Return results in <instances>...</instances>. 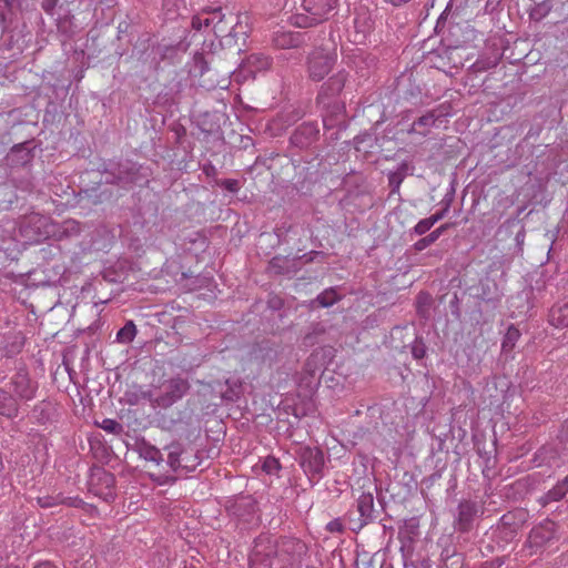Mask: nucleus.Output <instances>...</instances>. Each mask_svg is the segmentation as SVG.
<instances>
[{
  "label": "nucleus",
  "instance_id": "f257e3e1",
  "mask_svg": "<svg viewBox=\"0 0 568 568\" xmlns=\"http://www.w3.org/2000/svg\"><path fill=\"white\" fill-rule=\"evenodd\" d=\"M338 0H302L303 12L294 17L298 28H310L327 20L337 8Z\"/></svg>",
  "mask_w": 568,
  "mask_h": 568
},
{
  "label": "nucleus",
  "instance_id": "f03ea898",
  "mask_svg": "<svg viewBox=\"0 0 568 568\" xmlns=\"http://www.w3.org/2000/svg\"><path fill=\"white\" fill-rule=\"evenodd\" d=\"M337 55L334 51L324 48L314 49L307 58V73L313 81L323 80L336 63Z\"/></svg>",
  "mask_w": 568,
  "mask_h": 568
},
{
  "label": "nucleus",
  "instance_id": "7ed1b4c3",
  "mask_svg": "<svg viewBox=\"0 0 568 568\" xmlns=\"http://www.w3.org/2000/svg\"><path fill=\"white\" fill-rule=\"evenodd\" d=\"M347 80V73L342 70L328 78L324 82L318 91L316 101L323 108H329L333 105L334 110L341 111L339 105L334 104V99L339 95L345 87Z\"/></svg>",
  "mask_w": 568,
  "mask_h": 568
},
{
  "label": "nucleus",
  "instance_id": "20e7f679",
  "mask_svg": "<svg viewBox=\"0 0 568 568\" xmlns=\"http://www.w3.org/2000/svg\"><path fill=\"white\" fill-rule=\"evenodd\" d=\"M36 148L37 142L34 139L13 145L4 158L6 165L12 170L26 168L32 162Z\"/></svg>",
  "mask_w": 568,
  "mask_h": 568
},
{
  "label": "nucleus",
  "instance_id": "39448f33",
  "mask_svg": "<svg viewBox=\"0 0 568 568\" xmlns=\"http://www.w3.org/2000/svg\"><path fill=\"white\" fill-rule=\"evenodd\" d=\"M115 478L114 476L103 469H99L92 474L90 481V490L104 501H112L115 498Z\"/></svg>",
  "mask_w": 568,
  "mask_h": 568
},
{
  "label": "nucleus",
  "instance_id": "423d86ee",
  "mask_svg": "<svg viewBox=\"0 0 568 568\" xmlns=\"http://www.w3.org/2000/svg\"><path fill=\"white\" fill-rule=\"evenodd\" d=\"M320 139L317 122H303L291 134V145L304 150L311 148Z\"/></svg>",
  "mask_w": 568,
  "mask_h": 568
},
{
  "label": "nucleus",
  "instance_id": "0eeeda50",
  "mask_svg": "<svg viewBox=\"0 0 568 568\" xmlns=\"http://www.w3.org/2000/svg\"><path fill=\"white\" fill-rule=\"evenodd\" d=\"M234 22L225 37V45H244L251 32V20L246 13L234 14Z\"/></svg>",
  "mask_w": 568,
  "mask_h": 568
},
{
  "label": "nucleus",
  "instance_id": "6e6552de",
  "mask_svg": "<svg viewBox=\"0 0 568 568\" xmlns=\"http://www.w3.org/2000/svg\"><path fill=\"white\" fill-rule=\"evenodd\" d=\"M274 551V545L266 537H260L253 549L251 556V567L252 568H273L274 559L271 558V555Z\"/></svg>",
  "mask_w": 568,
  "mask_h": 568
},
{
  "label": "nucleus",
  "instance_id": "1a4fd4ad",
  "mask_svg": "<svg viewBox=\"0 0 568 568\" xmlns=\"http://www.w3.org/2000/svg\"><path fill=\"white\" fill-rule=\"evenodd\" d=\"M13 393L21 400L29 402L34 398L38 384L32 382L26 371H19L11 381Z\"/></svg>",
  "mask_w": 568,
  "mask_h": 568
},
{
  "label": "nucleus",
  "instance_id": "9d476101",
  "mask_svg": "<svg viewBox=\"0 0 568 568\" xmlns=\"http://www.w3.org/2000/svg\"><path fill=\"white\" fill-rule=\"evenodd\" d=\"M301 466L312 476L321 474L324 467V454L318 448L306 447L301 455Z\"/></svg>",
  "mask_w": 568,
  "mask_h": 568
},
{
  "label": "nucleus",
  "instance_id": "9b49d317",
  "mask_svg": "<svg viewBox=\"0 0 568 568\" xmlns=\"http://www.w3.org/2000/svg\"><path fill=\"white\" fill-rule=\"evenodd\" d=\"M556 525L546 521L531 529L528 541L531 547L541 548L555 538Z\"/></svg>",
  "mask_w": 568,
  "mask_h": 568
},
{
  "label": "nucleus",
  "instance_id": "f8f14e48",
  "mask_svg": "<svg viewBox=\"0 0 568 568\" xmlns=\"http://www.w3.org/2000/svg\"><path fill=\"white\" fill-rule=\"evenodd\" d=\"M215 21L213 23V33L221 38L222 43L225 45V37L227 36L233 22H234V14L229 13L225 14L221 7L215 8Z\"/></svg>",
  "mask_w": 568,
  "mask_h": 568
},
{
  "label": "nucleus",
  "instance_id": "ddd939ff",
  "mask_svg": "<svg viewBox=\"0 0 568 568\" xmlns=\"http://www.w3.org/2000/svg\"><path fill=\"white\" fill-rule=\"evenodd\" d=\"M37 503L42 508H50L58 505H68L71 507H82L84 501L79 497H63L62 495H45L37 498Z\"/></svg>",
  "mask_w": 568,
  "mask_h": 568
},
{
  "label": "nucleus",
  "instance_id": "4468645a",
  "mask_svg": "<svg viewBox=\"0 0 568 568\" xmlns=\"http://www.w3.org/2000/svg\"><path fill=\"white\" fill-rule=\"evenodd\" d=\"M438 118L439 115H437L435 111H428L413 122L410 128L407 130V133H417L422 136H426L430 132V129L435 126Z\"/></svg>",
  "mask_w": 568,
  "mask_h": 568
},
{
  "label": "nucleus",
  "instance_id": "2eb2a0df",
  "mask_svg": "<svg viewBox=\"0 0 568 568\" xmlns=\"http://www.w3.org/2000/svg\"><path fill=\"white\" fill-rule=\"evenodd\" d=\"M272 64L270 57L264 53H252L243 62V69L254 75L256 72L267 70Z\"/></svg>",
  "mask_w": 568,
  "mask_h": 568
},
{
  "label": "nucleus",
  "instance_id": "dca6fc26",
  "mask_svg": "<svg viewBox=\"0 0 568 568\" xmlns=\"http://www.w3.org/2000/svg\"><path fill=\"white\" fill-rule=\"evenodd\" d=\"M215 8H204L192 17V28L196 31H213Z\"/></svg>",
  "mask_w": 568,
  "mask_h": 568
},
{
  "label": "nucleus",
  "instance_id": "f3484780",
  "mask_svg": "<svg viewBox=\"0 0 568 568\" xmlns=\"http://www.w3.org/2000/svg\"><path fill=\"white\" fill-rule=\"evenodd\" d=\"M282 158L281 155H276L271 159H265L263 161L256 160V162L250 168V174H256V175H264L268 174L271 178H274V171L273 169L281 164Z\"/></svg>",
  "mask_w": 568,
  "mask_h": 568
},
{
  "label": "nucleus",
  "instance_id": "a211bd4d",
  "mask_svg": "<svg viewBox=\"0 0 568 568\" xmlns=\"http://www.w3.org/2000/svg\"><path fill=\"white\" fill-rule=\"evenodd\" d=\"M458 510L459 529L466 531L470 528L471 521L477 514L476 505L470 501H464L460 503Z\"/></svg>",
  "mask_w": 568,
  "mask_h": 568
},
{
  "label": "nucleus",
  "instance_id": "6ab92c4d",
  "mask_svg": "<svg viewBox=\"0 0 568 568\" xmlns=\"http://www.w3.org/2000/svg\"><path fill=\"white\" fill-rule=\"evenodd\" d=\"M302 42L300 32H276L273 37V43L280 49L296 48Z\"/></svg>",
  "mask_w": 568,
  "mask_h": 568
},
{
  "label": "nucleus",
  "instance_id": "aec40b11",
  "mask_svg": "<svg viewBox=\"0 0 568 568\" xmlns=\"http://www.w3.org/2000/svg\"><path fill=\"white\" fill-rule=\"evenodd\" d=\"M549 322L555 327H568V300L552 306L549 314Z\"/></svg>",
  "mask_w": 568,
  "mask_h": 568
},
{
  "label": "nucleus",
  "instance_id": "412c9836",
  "mask_svg": "<svg viewBox=\"0 0 568 568\" xmlns=\"http://www.w3.org/2000/svg\"><path fill=\"white\" fill-rule=\"evenodd\" d=\"M0 414L9 418H14L19 414L17 399L2 389H0Z\"/></svg>",
  "mask_w": 568,
  "mask_h": 568
},
{
  "label": "nucleus",
  "instance_id": "4be33fe9",
  "mask_svg": "<svg viewBox=\"0 0 568 568\" xmlns=\"http://www.w3.org/2000/svg\"><path fill=\"white\" fill-rule=\"evenodd\" d=\"M212 59L213 53L211 52H209L207 54L196 52L193 57L190 73L194 77H202L206 71H209V65L212 62Z\"/></svg>",
  "mask_w": 568,
  "mask_h": 568
},
{
  "label": "nucleus",
  "instance_id": "5701e85b",
  "mask_svg": "<svg viewBox=\"0 0 568 568\" xmlns=\"http://www.w3.org/2000/svg\"><path fill=\"white\" fill-rule=\"evenodd\" d=\"M168 394L170 400L174 402L181 398L189 389V383L183 378H172L168 384Z\"/></svg>",
  "mask_w": 568,
  "mask_h": 568
},
{
  "label": "nucleus",
  "instance_id": "b1692460",
  "mask_svg": "<svg viewBox=\"0 0 568 568\" xmlns=\"http://www.w3.org/2000/svg\"><path fill=\"white\" fill-rule=\"evenodd\" d=\"M414 165L410 160H403L396 168L389 169L388 178H407L413 175Z\"/></svg>",
  "mask_w": 568,
  "mask_h": 568
},
{
  "label": "nucleus",
  "instance_id": "393cba45",
  "mask_svg": "<svg viewBox=\"0 0 568 568\" xmlns=\"http://www.w3.org/2000/svg\"><path fill=\"white\" fill-rule=\"evenodd\" d=\"M520 337V331L515 327L514 325H510L504 336V339H503V344H501V347H503V351L504 352H511L516 345V343L518 342Z\"/></svg>",
  "mask_w": 568,
  "mask_h": 568
},
{
  "label": "nucleus",
  "instance_id": "a878e982",
  "mask_svg": "<svg viewBox=\"0 0 568 568\" xmlns=\"http://www.w3.org/2000/svg\"><path fill=\"white\" fill-rule=\"evenodd\" d=\"M374 507V499L371 494H363L357 500V508L362 517H369Z\"/></svg>",
  "mask_w": 568,
  "mask_h": 568
},
{
  "label": "nucleus",
  "instance_id": "bb28decb",
  "mask_svg": "<svg viewBox=\"0 0 568 568\" xmlns=\"http://www.w3.org/2000/svg\"><path fill=\"white\" fill-rule=\"evenodd\" d=\"M568 493V477H566L562 481L558 483L552 489H550L547 494V499L551 501H558L562 499Z\"/></svg>",
  "mask_w": 568,
  "mask_h": 568
},
{
  "label": "nucleus",
  "instance_id": "cd10ccee",
  "mask_svg": "<svg viewBox=\"0 0 568 568\" xmlns=\"http://www.w3.org/2000/svg\"><path fill=\"white\" fill-rule=\"evenodd\" d=\"M551 10V4L549 1H541L536 3L530 10V18L535 21H540L544 19Z\"/></svg>",
  "mask_w": 568,
  "mask_h": 568
},
{
  "label": "nucleus",
  "instance_id": "c85d7f7f",
  "mask_svg": "<svg viewBox=\"0 0 568 568\" xmlns=\"http://www.w3.org/2000/svg\"><path fill=\"white\" fill-rule=\"evenodd\" d=\"M136 335V327L133 322H128L116 334L118 341L129 343Z\"/></svg>",
  "mask_w": 568,
  "mask_h": 568
},
{
  "label": "nucleus",
  "instance_id": "c756f323",
  "mask_svg": "<svg viewBox=\"0 0 568 568\" xmlns=\"http://www.w3.org/2000/svg\"><path fill=\"white\" fill-rule=\"evenodd\" d=\"M339 300V296L338 294L336 293L335 290L333 288H329V290H325L323 293H321L318 296H317V302L320 303L321 306L323 307H328V306H332L334 303H336L337 301Z\"/></svg>",
  "mask_w": 568,
  "mask_h": 568
},
{
  "label": "nucleus",
  "instance_id": "7c9ffc66",
  "mask_svg": "<svg viewBox=\"0 0 568 568\" xmlns=\"http://www.w3.org/2000/svg\"><path fill=\"white\" fill-rule=\"evenodd\" d=\"M181 454L182 449L178 445H171L169 447L168 464L173 470H176L179 467H181Z\"/></svg>",
  "mask_w": 568,
  "mask_h": 568
},
{
  "label": "nucleus",
  "instance_id": "2f4dec72",
  "mask_svg": "<svg viewBox=\"0 0 568 568\" xmlns=\"http://www.w3.org/2000/svg\"><path fill=\"white\" fill-rule=\"evenodd\" d=\"M100 428H102L103 430L110 433V434H114V435H119L123 427L120 423H118L115 419H112V418H104L100 424H98Z\"/></svg>",
  "mask_w": 568,
  "mask_h": 568
},
{
  "label": "nucleus",
  "instance_id": "473e14b6",
  "mask_svg": "<svg viewBox=\"0 0 568 568\" xmlns=\"http://www.w3.org/2000/svg\"><path fill=\"white\" fill-rule=\"evenodd\" d=\"M281 468L280 462L274 457H266L262 464V469L268 475L276 474Z\"/></svg>",
  "mask_w": 568,
  "mask_h": 568
},
{
  "label": "nucleus",
  "instance_id": "72a5a7b5",
  "mask_svg": "<svg viewBox=\"0 0 568 568\" xmlns=\"http://www.w3.org/2000/svg\"><path fill=\"white\" fill-rule=\"evenodd\" d=\"M437 234H434V232H430L428 235H426L425 237L418 240L415 244H414V248L418 252L425 250L426 247H428L429 245L434 244L436 241H437Z\"/></svg>",
  "mask_w": 568,
  "mask_h": 568
},
{
  "label": "nucleus",
  "instance_id": "f704fd0d",
  "mask_svg": "<svg viewBox=\"0 0 568 568\" xmlns=\"http://www.w3.org/2000/svg\"><path fill=\"white\" fill-rule=\"evenodd\" d=\"M63 233L67 236L77 235L80 233V223L75 220H67L63 222Z\"/></svg>",
  "mask_w": 568,
  "mask_h": 568
},
{
  "label": "nucleus",
  "instance_id": "c9c22d12",
  "mask_svg": "<svg viewBox=\"0 0 568 568\" xmlns=\"http://www.w3.org/2000/svg\"><path fill=\"white\" fill-rule=\"evenodd\" d=\"M497 65V61H493V60H489V59H480V60H477L474 64H473V69L476 71V72H483V71H486L488 69H491V68H495Z\"/></svg>",
  "mask_w": 568,
  "mask_h": 568
},
{
  "label": "nucleus",
  "instance_id": "e433bc0d",
  "mask_svg": "<svg viewBox=\"0 0 568 568\" xmlns=\"http://www.w3.org/2000/svg\"><path fill=\"white\" fill-rule=\"evenodd\" d=\"M434 226L429 217L420 220L414 227L417 235H423Z\"/></svg>",
  "mask_w": 568,
  "mask_h": 568
},
{
  "label": "nucleus",
  "instance_id": "4c0bfd02",
  "mask_svg": "<svg viewBox=\"0 0 568 568\" xmlns=\"http://www.w3.org/2000/svg\"><path fill=\"white\" fill-rule=\"evenodd\" d=\"M432 302V297L426 294V293H420L418 296H417V310L420 314H424L425 313V310L424 307L429 305Z\"/></svg>",
  "mask_w": 568,
  "mask_h": 568
},
{
  "label": "nucleus",
  "instance_id": "58836bf2",
  "mask_svg": "<svg viewBox=\"0 0 568 568\" xmlns=\"http://www.w3.org/2000/svg\"><path fill=\"white\" fill-rule=\"evenodd\" d=\"M240 180H223L222 185L230 192H236L240 189Z\"/></svg>",
  "mask_w": 568,
  "mask_h": 568
},
{
  "label": "nucleus",
  "instance_id": "ea45409f",
  "mask_svg": "<svg viewBox=\"0 0 568 568\" xmlns=\"http://www.w3.org/2000/svg\"><path fill=\"white\" fill-rule=\"evenodd\" d=\"M412 354H413L414 358H416V359L423 358L426 354L425 346L423 344L414 345L412 348Z\"/></svg>",
  "mask_w": 568,
  "mask_h": 568
},
{
  "label": "nucleus",
  "instance_id": "a19ab883",
  "mask_svg": "<svg viewBox=\"0 0 568 568\" xmlns=\"http://www.w3.org/2000/svg\"><path fill=\"white\" fill-rule=\"evenodd\" d=\"M281 262H286V260H283L282 257H274L272 258V261L270 262V267L275 270L277 273H282L283 270H282V266H281Z\"/></svg>",
  "mask_w": 568,
  "mask_h": 568
},
{
  "label": "nucleus",
  "instance_id": "79ce46f5",
  "mask_svg": "<svg viewBox=\"0 0 568 568\" xmlns=\"http://www.w3.org/2000/svg\"><path fill=\"white\" fill-rule=\"evenodd\" d=\"M327 529L329 531H332V532H334V531H342L343 526H342V524L339 521L333 520V521L328 523Z\"/></svg>",
  "mask_w": 568,
  "mask_h": 568
},
{
  "label": "nucleus",
  "instance_id": "37998d69",
  "mask_svg": "<svg viewBox=\"0 0 568 568\" xmlns=\"http://www.w3.org/2000/svg\"><path fill=\"white\" fill-rule=\"evenodd\" d=\"M54 6H55V0H44L42 2V9L45 12H50L53 9Z\"/></svg>",
  "mask_w": 568,
  "mask_h": 568
},
{
  "label": "nucleus",
  "instance_id": "c03bdc74",
  "mask_svg": "<svg viewBox=\"0 0 568 568\" xmlns=\"http://www.w3.org/2000/svg\"><path fill=\"white\" fill-rule=\"evenodd\" d=\"M182 0H163V8L170 10L171 7H178Z\"/></svg>",
  "mask_w": 568,
  "mask_h": 568
},
{
  "label": "nucleus",
  "instance_id": "a18cd8bd",
  "mask_svg": "<svg viewBox=\"0 0 568 568\" xmlns=\"http://www.w3.org/2000/svg\"><path fill=\"white\" fill-rule=\"evenodd\" d=\"M444 213H445V210L442 211V212H438V213H435L433 214L432 216H429L430 221L433 222V224L435 225L439 220H442L444 217Z\"/></svg>",
  "mask_w": 568,
  "mask_h": 568
},
{
  "label": "nucleus",
  "instance_id": "49530a36",
  "mask_svg": "<svg viewBox=\"0 0 568 568\" xmlns=\"http://www.w3.org/2000/svg\"><path fill=\"white\" fill-rule=\"evenodd\" d=\"M449 227V224L448 223H445L443 225H440L439 227H437L436 230H434V234H437V239H439V236Z\"/></svg>",
  "mask_w": 568,
  "mask_h": 568
},
{
  "label": "nucleus",
  "instance_id": "de8ad7c7",
  "mask_svg": "<svg viewBox=\"0 0 568 568\" xmlns=\"http://www.w3.org/2000/svg\"><path fill=\"white\" fill-rule=\"evenodd\" d=\"M449 227V224L448 223H445L443 225H440L439 227H437L436 230H434V234H437V239H439V236Z\"/></svg>",
  "mask_w": 568,
  "mask_h": 568
},
{
  "label": "nucleus",
  "instance_id": "09e8293b",
  "mask_svg": "<svg viewBox=\"0 0 568 568\" xmlns=\"http://www.w3.org/2000/svg\"><path fill=\"white\" fill-rule=\"evenodd\" d=\"M33 568H58V567L54 566L50 561H42V562H39L38 565H36Z\"/></svg>",
  "mask_w": 568,
  "mask_h": 568
},
{
  "label": "nucleus",
  "instance_id": "8fccbe9b",
  "mask_svg": "<svg viewBox=\"0 0 568 568\" xmlns=\"http://www.w3.org/2000/svg\"><path fill=\"white\" fill-rule=\"evenodd\" d=\"M148 456H149L150 459L156 460L158 457L160 456V452L158 449L153 448V449L148 452Z\"/></svg>",
  "mask_w": 568,
  "mask_h": 568
},
{
  "label": "nucleus",
  "instance_id": "3c124183",
  "mask_svg": "<svg viewBox=\"0 0 568 568\" xmlns=\"http://www.w3.org/2000/svg\"><path fill=\"white\" fill-rule=\"evenodd\" d=\"M385 2H388L395 7H399L402 4H404L403 0H384Z\"/></svg>",
  "mask_w": 568,
  "mask_h": 568
},
{
  "label": "nucleus",
  "instance_id": "603ef678",
  "mask_svg": "<svg viewBox=\"0 0 568 568\" xmlns=\"http://www.w3.org/2000/svg\"><path fill=\"white\" fill-rule=\"evenodd\" d=\"M315 173H316V172H311V171H310V168H307V171H306V172H304L303 170H301V171H298V172H297V174H300V175L304 174V175H305V178L311 176V175H313V174H315Z\"/></svg>",
  "mask_w": 568,
  "mask_h": 568
},
{
  "label": "nucleus",
  "instance_id": "864d4df0",
  "mask_svg": "<svg viewBox=\"0 0 568 568\" xmlns=\"http://www.w3.org/2000/svg\"><path fill=\"white\" fill-rule=\"evenodd\" d=\"M8 134H0V146L7 144Z\"/></svg>",
  "mask_w": 568,
  "mask_h": 568
},
{
  "label": "nucleus",
  "instance_id": "5fc2aeb1",
  "mask_svg": "<svg viewBox=\"0 0 568 568\" xmlns=\"http://www.w3.org/2000/svg\"><path fill=\"white\" fill-rule=\"evenodd\" d=\"M202 131H203V132H206V133H209V134L217 133V128H216V129L211 128V129H209V130L202 129Z\"/></svg>",
  "mask_w": 568,
  "mask_h": 568
},
{
  "label": "nucleus",
  "instance_id": "6e6d98bb",
  "mask_svg": "<svg viewBox=\"0 0 568 568\" xmlns=\"http://www.w3.org/2000/svg\"><path fill=\"white\" fill-rule=\"evenodd\" d=\"M323 123L325 128L332 126V124H328V120L326 118L323 119Z\"/></svg>",
  "mask_w": 568,
  "mask_h": 568
}]
</instances>
